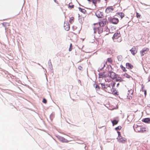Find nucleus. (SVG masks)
Returning a JSON list of instances; mask_svg holds the SVG:
<instances>
[{"mask_svg": "<svg viewBox=\"0 0 150 150\" xmlns=\"http://www.w3.org/2000/svg\"><path fill=\"white\" fill-rule=\"evenodd\" d=\"M107 80V79H105V81L108 82L105 85L103 83H100L102 88L103 90L108 93H113L114 92L113 91V87H114L115 83L112 81H108Z\"/></svg>", "mask_w": 150, "mask_h": 150, "instance_id": "1", "label": "nucleus"}, {"mask_svg": "<svg viewBox=\"0 0 150 150\" xmlns=\"http://www.w3.org/2000/svg\"><path fill=\"white\" fill-rule=\"evenodd\" d=\"M113 39L115 40V41L120 42L121 41V38L120 32H117V33H115L113 36Z\"/></svg>", "mask_w": 150, "mask_h": 150, "instance_id": "2", "label": "nucleus"}, {"mask_svg": "<svg viewBox=\"0 0 150 150\" xmlns=\"http://www.w3.org/2000/svg\"><path fill=\"white\" fill-rule=\"evenodd\" d=\"M137 132L143 133L146 131V128L141 126H137L135 128Z\"/></svg>", "mask_w": 150, "mask_h": 150, "instance_id": "3", "label": "nucleus"}, {"mask_svg": "<svg viewBox=\"0 0 150 150\" xmlns=\"http://www.w3.org/2000/svg\"><path fill=\"white\" fill-rule=\"evenodd\" d=\"M109 67L111 68V69L109 70L110 77L112 79H114L117 75V74L113 72V69L111 66H109Z\"/></svg>", "mask_w": 150, "mask_h": 150, "instance_id": "4", "label": "nucleus"}, {"mask_svg": "<svg viewBox=\"0 0 150 150\" xmlns=\"http://www.w3.org/2000/svg\"><path fill=\"white\" fill-rule=\"evenodd\" d=\"M106 20L105 19H103L101 20L99 23H96L94 24L95 25L97 26H99L100 27H104L106 24Z\"/></svg>", "mask_w": 150, "mask_h": 150, "instance_id": "5", "label": "nucleus"}, {"mask_svg": "<svg viewBox=\"0 0 150 150\" xmlns=\"http://www.w3.org/2000/svg\"><path fill=\"white\" fill-rule=\"evenodd\" d=\"M96 27H97L96 26ZM98 27H95L94 28V32L95 33L98 32L99 34H100L103 32V28L99 26H97Z\"/></svg>", "mask_w": 150, "mask_h": 150, "instance_id": "6", "label": "nucleus"}, {"mask_svg": "<svg viewBox=\"0 0 150 150\" xmlns=\"http://www.w3.org/2000/svg\"><path fill=\"white\" fill-rule=\"evenodd\" d=\"M149 50V49L148 48L144 47L143 48L140 52L141 56H143L145 54H146Z\"/></svg>", "mask_w": 150, "mask_h": 150, "instance_id": "7", "label": "nucleus"}, {"mask_svg": "<svg viewBox=\"0 0 150 150\" xmlns=\"http://www.w3.org/2000/svg\"><path fill=\"white\" fill-rule=\"evenodd\" d=\"M109 21L111 23L115 24H117L119 21L118 19L115 18H110L109 19Z\"/></svg>", "mask_w": 150, "mask_h": 150, "instance_id": "8", "label": "nucleus"}, {"mask_svg": "<svg viewBox=\"0 0 150 150\" xmlns=\"http://www.w3.org/2000/svg\"><path fill=\"white\" fill-rule=\"evenodd\" d=\"M118 142L120 143H125L126 142L127 139L123 137L122 136H120L117 138Z\"/></svg>", "mask_w": 150, "mask_h": 150, "instance_id": "9", "label": "nucleus"}, {"mask_svg": "<svg viewBox=\"0 0 150 150\" xmlns=\"http://www.w3.org/2000/svg\"><path fill=\"white\" fill-rule=\"evenodd\" d=\"M113 8L112 6L108 7L105 10V12L107 13H110L112 12Z\"/></svg>", "mask_w": 150, "mask_h": 150, "instance_id": "10", "label": "nucleus"}, {"mask_svg": "<svg viewBox=\"0 0 150 150\" xmlns=\"http://www.w3.org/2000/svg\"><path fill=\"white\" fill-rule=\"evenodd\" d=\"M96 16L98 18H102L103 16V13L99 10H97L96 12Z\"/></svg>", "mask_w": 150, "mask_h": 150, "instance_id": "11", "label": "nucleus"}, {"mask_svg": "<svg viewBox=\"0 0 150 150\" xmlns=\"http://www.w3.org/2000/svg\"><path fill=\"white\" fill-rule=\"evenodd\" d=\"M131 53L133 55H135L137 52V49L134 46L131 50H130Z\"/></svg>", "mask_w": 150, "mask_h": 150, "instance_id": "12", "label": "nucleus"}, {"mask_svg": "<svg viewBox=\"0 0 150 150\" xmlns=\"http://www.w3.org/2000/svg\"><path fill=\"white\" fill-rule=\"evenodd\" d=\"M126 68L129 69H132L134 67L133 65L129 63H126Z\"/></svg>", "mask_w": 150, "mask_h": 150, "instance_id": "13", "label": "nucleus"}, {"mask_svg": "<svg viewBox=\"0 0 150 150\" xmlns=\"http://www.w3.org/2000/svg\"><path fill=\"white\" fill-rule=\"evenodd\" d=\"M115 81H119L120 82H122L123 81V80H122V78L119 76H117V75L116 76V78H115Z\"/></svg>", "mask_w": 150, "mask_h": 150, "instance_id": "14", "label": "nucleus"}, {"mask_svg": "<svg viewBox=\"0 0 150 150\" xmlns=\"http://www.w3.org/2000/svg\"><path fill=\"white\" fill-rule=\"evenodd\" d=\"M74 5L71 2L69 4L68 8L70 9H71L74 8Z\"/></svg>", "mask_w": 150, "mask_h": 150, "instance_id": "15", "label": "nucleus"}, {"mask_svg": "<svg viewBox=\"0 0 150 150\" xmlns=\"http://www.w3.org/2000/svg\"><path fill=\"white\" fill-rule=\"evenodd\" d=\"M107 62H108L109 63H110V64H112V60L111 58H108L107 59V61L106 62V64Z\"/></svg>", "mask_w": 150, "mask_h": 150, "instance_id": "16", "label": "nucleus"}, {"mask_svg": "<svg viewBox=\"0 0 150 150\" xmlns=\"http://www.w3.org/2000/svg\"><path fill=\"white\" fill-rule=\"evenodd\" d=\"M74 18L73 17H71L70 18V19L69 21V22L71 24H72L74 22Z\"/></svg>", "mask_w": 150, "mask_h": 150, "instance_id": "17", "label": "nucleus"}, {"mask_svg": "<svg viewBox=\"0 0 150 150\" xmlns=\"http://www.w3.org/2000/svg\"><path fill=\"white\" fill-rule=\"evenodd\" d=\"M100 0H90V1H91L95 5L97 1L100 2Z\"/></svg>", "mask_w": 150, "mask_h": 150, "instance_id": "18", "label": "nucleus"}, {"mask_svg": "<svg viewBox=\"0 0 150 150\" xmlns=\"http://www.w3.org/2000/svg\"><path fill=\"white\" fill-rule=\"evenodd\" d=\"M117 14L120 16L121 18H122L124 16V14L122 13H117Z\"/></svg>", "mask_w": 150, "mask_h": 150, "instance_id": "19", "label": "nucleus"}, {"mask_svg": "<svg viewBox=\"0 0 150 150\" xmlns=\"http://www.w3.org/2000/svg\"><path fill=\"white\" fill-rule=\"evenodd\" d=\"M64 28L67 31L69 30L70 28L69 24L67 25H64Z\"/></svg>", "mask_w": 150, "mask_h": 150, "instance_id": "20", "label": "nucleus"}, {"mask_svg": "<svg viewBox=\"0 0 150 150\" xmlns=\"http://www.w3.org/2000/svg\"><path fill=\"white\" fill-rule=\"evenodd\" d=\"M120 67L123 71L126 72L127 71V70L125 68V67H123L122 65H121L120 66Z\"/></svg>", "mask_w": 150, "mask_h": 150, "instance_id": "21", "label": "nucleus"}, {"mask_svg": "<svg viewBox=\"0 0 150 150\" xmlns=\"http://www.w3.org/2000/svg\"><path fill=\"white\" fill-rule=\"evenodd\" d=\"M79 11L84 14H86V11L84 9H82L80 8Z\"/></svg>", "mask_w": 150, "mask_h": 150, "instance_id": "22", "label": "nucleus"}, {"mask_svg": "<svg viewBox=\"0 0 150 150\" xmlns=\"http://www.w3.org/2000/svg\"><path fill=\"white\" fill-rule=\"evenodd\" d=\"M118 122V121H117L116 120H114L112 122V124L113 125L117 124Z\"/></svg>", "mask_w": 150, "mask_h": 150, "instance_id": "23", "label": "nucleus"}, {"mask_svg": "<svg viewBox=\"0 0 150 150\" xmlns=\"http://www.w3.org/2000/svg\"><path fill=\"white\" fill-rule=\"evenodd\" d=\"M143 121L145 122H148L150 121V119L149 118H146L144 119Z\"/></svg>", "mask_w": 150, "mask_h": 150, "instance_id": "24", "label": "nucleus"}, {"mask_svg": "<svg viewBox=\"0 0 150 150\" xmlns=\"http://www.w3.org/2000/svg\"><path fill=\"white\" fill-rule=\"evenodd\" d=\"M144 86L142 87V91L144 92L145 96L146 97V90H144Z\"/></svg>", "mask_w": 150, "mask_h": 150, "instance_id": "25", "label": "nucleus"}, {"mask_svg": "<svg viewBox=\"0 0 150 150\" xmlns=\"http://www.w3.org/2000/svg\"><path fill=\"white\" fill-rule=\"evenodd\" d=\"M115 28L114 27H111L110 29V31L111 33H113V30H115Z\"/></svg>", "mask_w": 150, "mask_h": 150, "instance_id": "26", "label": "nucleus"}, {"mask_svg": "<svg viewBox=\"0 0 150 150\" xmlns=\"http://www.w3.org/2000/svg\"><path fill=\"white\" fill-rule=\"evenodd\" d=\"M104 76L103 74L102 73H100L99 74V78H103Z\"/></svg>", "mask_w": 150, "mask_h": 150, "instance_id": "27", "label": "nucleus"}, {"mask_svg": "<svg viewBox=\"0 0 150 150\" xmlns=\"http://www.w3.org/2000/svg\"><path fill=\"white\" fill-rule=\"evenodd\" d=\"M72 49V44L71 43L70 45V47L69 48V51H71Z\"/></svg>", "mask_w": 150, "mask_h": 150, "instance_id": "28", "label": "nucleus"}, {"mask_svg": "<svg viewBox=\"0 0 150 150\" xmlns=\"http://www.w3.org/2000/svg\"><path fill=\"white\" fill-rule=\"evenodd\" d=\"M61 141L63 142H66L67 141L65 138L63 137L61 138Z\"/></svg>", "mask_w": 150, "mask_h": 150, "instance_id": "29", "label": "nucleus"}, {"mask_svg": "<svg viewBox=\"0 0 150 150\" xmlns=\"http://www.w3.org/2000/svg\"><path fill=\"white\" fill-rule=\"evenodd\" d=\"M121 129V126H118L117 127L115 128V129L117 130H120Z\"/></svg>", "mask_w": 150, "mask_h": 150, "instance_id": "30", "label": "nucleus"}, {"mask_svg": "<svg viewBox=\"0 0 150 150\" xmlns=\"http://www.w3.org/2000/svg\"><path fill=\"white\" fill-rule=\"evenodd\" d=\"M75 34V33H74L72 32H70L69 33V35L70 36H73V34Z\"/></svg>", "mask_w": 150, "mask_h": 150, "instance_id": "31", "label": "nucleus"}, {"mask_svg": "<svg viewBox=\"0 0 150 150\" xmlns=\"http://www.w3.org/2000/svg\"><path fill=\"white\" fill-rule=\"evenodd\" d=\"M136 16L138 18H140L141 15L138 13H136Z\"/></svg>", "mask_w": 150, "mask_h": 150, "instance_id": "32", "label": "nucleus"}, {"mask_svg": "<svg viewBox=\"0 0 150 150\" xmlns=\"http://www.w3.org/2000/svg\"><path fill=\"white\" fill-rule=\"evenodd\" d=\"M129 92V93H128V94L129 95V94L132 95L133 93V91L132 90H130L129 91H128Z\"/></svg>", "mask_w": 150, "mask_h": 150, "instance_id": "33", "label": "nucleus"}, {"mask_svg": "<svg viewBox=\"0 0 150 150\" xmlns=\"http://www.w3.org/2000/svg\"><path fill=\"white\" fill-rule=\"evenodd\" d=\"M124 76L127 78H129V76L127 73H125L124 74Z\"/></svg>", "mask_w": 150, "mask_h": 150, "instance_id": "34", "label": "nucleus"}, {"mask_svg": "<svg viewBox=\"0 0 150 150\" xmlns=\"http://www.w3.org/2000/svg\"><path fill=\"white\" fill-rule=\"evenodd\" d=\"M102 66H103L101 68V69H103V68L105 67V64L104 63H103L102 64Z\"/></svg>", "mask_w": 150, "mask_h": 150, "instance_id": "35", "label": "nucleus"}, {"mask_svg": "<svg viewBox=\"0 0 150 150\" xmlns=\"http://www.w3.org/2000/svg\"><path fill=\"white\" fill-rule=\"evenodd\" d=\"M42 102L45 103H46L47 102V101L45 99L43 98V99Z\"/></svg>", "mask_w": 150, "mask_h": 150, "instance_id": "36", "label": "nucleus"}, {"mask_svg": "<svg viewBox=\"0 0 150 150\" xmlns=\"http://www.w3.org/2000/svg\"><path fill=\"white\" fill-rule=\"evenodd\" d=\"M117 132L118 134V137H119L120 136H122L121 135V134H120V132H119V131H118V132Z\"/></svg>", "mask_w": 150, "mask_h": 150, "instance_id": "37", "label": "nucleus"}, {"mask_svg": "<svg viewBox=\"0 0 150 150\" xmlns=\"http://www.w3.org/2000/svg\"><path fill=\"white\" fill-rule=\"evenodd\" d=\"M109 66H111L110 65H109L108 67V72L109 73V70H110L111 69L109 67Z\"/></svg>", "mask_w": 150, "mask_h": 150, "instance_id": "38", "label": "nucleus"}, {"mask_svg": "<svg viewBox=\"0 0 150 150\" xmlns=\"http://www.w3.org/2000/svg\"><path fill=\"white\" fill-rule=\"evenodd\" d=\"M78 69L80 70H82V67L80 66L78 67Z\"/></svg>", "mask_w": 150, "mask_h": 150, "instance_id": "39", "label": "nucleus"}, {"mask_svg": "<svg viewBox=\"0 0 150 150\" xmlns=\"http://www.w3.org/2000/svg\"><path fill=\"white\" fill-rule=\"evenodd\" d=\"M96 88L97 89H100V87L98 85H96Z\"/></svg>", "mask_w": 150, "mask_h": 150, "instance_id": "40", "label": "nucleus"}, {"mask_svg": "<svg viewBox=\"0 0 150 150\" xmlns=\"http://www.w3.org/2000/svg\"><path fill=\"white\" fill-rule=\"evenodd\" d=\"M119 84V83H118V84H117V86H118Z\"/></svg>", "mask_w": 150, "mask_h": 150, "instance_id": "41", "label": "nucleus"}, {"mask_svg": "<svg viewBox=\"0 0 150 150\" xmlns=\"http://www.w3.org/2000/svg\"><path fill=\"white\" fill-rule=\"evenodd\" d=\"M88 1H90V0H88Z\"/></svg>", "mask_w": 150, "mask_h": 150, "instance_id": "42", "label": "nucleus"}, {"mask_svg": "<svg viewBox=\"0 0 150 150\" xmlns=\"http://www.w3.org/2000/svg\"><path fill=\"white\" fill-rule=\"evenodd\" d=\"M129 117V116H128L127 118H128Z\"/></svg>", "mask_w": 150, "mask_h": 150, "instance_id": "43", "label": "nucleus"}, {"mask_svg": "<svg viewBox=\"0 0 150 150\" xmlns=\"http://www.w3.org/2000/svg\"><path fill=\"white\" fill-rule=\"evenodd\" d=\"M105 1H107V0H105Z\"/></svg>", "mask_w": 150, "mask_h": 150, "instance_id": "44", "label": "nucleus"}]
</instances>
